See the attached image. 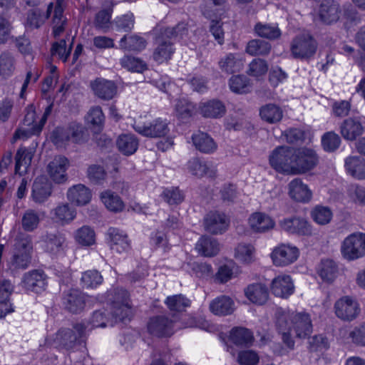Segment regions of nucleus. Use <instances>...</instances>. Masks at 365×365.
I'll return each instance as SVG.
<instances>
[{"instance_id": "5701e85b", "label": "nucleus", "mask_w": 365, "mask_h": 365, "mask_svg": "<svg viewBox=\"0 0 365 365\" xmlns=\"http://www.w3.org/2000/svg\"><path fill=\"white\" fill-rule=\"evenodd\" d=\"M14 286L9 279L0 280V318L14 312L9 298L14 292Z\"/></svg>"}, {"instance_id": "2f4dec72", "label": "nucleus", "mask_w": 365, "mask_h": 365, "mask_svg": "<svg viewBox=\"0 0 365 365\" xmlns=\"http://www.w3.org/2000/svg\"><path fill=\"white\" fill-rule=\"evenodd\" d=\"M229 340L237 346H248L252 345L254 336L250 329L236 327L230 330Z\"/></svg>"}, {"instance_id": "7ed1b4c3", "label": "nucleus", "mask_w": 365, "mask_h": 365, "mask_svg": "<svg viewBox=\"0 0 365 365\" xmlns=\"http://www.w3.org/2000/svg\"><path fill=\"white\" fill-rule=\"evenodd\" d=\"M86 327L83 323L73 324V329H61L56 335L54 342L66 349H71L80 344L85 336Z\"/></svg>"}, {"instance_id": "49530a36", "label": "nucleus", "mask_w": 365, "mask_h": 365, "mask_svg": "<svg viewBox=\"0 0 365 365\" xmlns=\"http://www.w3.org/2000/svg\"><path fill=\"white\" fill-rule=\"evenodd\" d=\"M229 86L232 92L242 94L250 92L251 85L247 76L235 75L230 78Z\"/></svg>"}, {"instance_id": "c03bdc74", "label": "nucleus", "mask_w": 365, "mask_h": 365, "mask_svg": "<svg viewBox=\"0 0 365 365\" xmlns=\"http://www.w3.org/2000/svg\"><path fill=\"white\" fill-rule=\"evenodd\" d=\"M338 268L336 264L329 259H322L317 268V272L322 279L327 282H332L336 277Z\"/></svg>"}, {"instance_id": "ea45409f", "label": "nucleus", "mask_w": 365, "mask_h": 365, "mask_svg": "<svg viewBox=\"0 0 365 365\" xmlns=\"http://www.w3.org/2000/svg\"><path fill=\"white\" fill-rule=\"evenodd\" d=\"M159 31L163 34L164 36L168 37L173 42L179 41L187 37L189 33L188 25L185 22H179L173 27L161 28Z\"/></svg>"}, {"instance_id": "6e6d98bb", "label": "nucleus", "mask_w": 365, "mask_h": 365, "mask_svg": "<svg viewBox=\"0 0 365 365\" xmlns=\"http://www.w3.org/2000/svg\"><path fill=\"white\" fill-rule=\"evenodd\" d=\"M15 70V60L11 53L4 52L0 55V75L10 76Z\"/></svg>"}, {"instance_id": "13d9d810", "label": "nucleus", "mask_w": 365, "mask_h": 365, "mask_svg": "<svg viewBox=\"0 0 365 365\" xmlns=\"http://www.w3.org/2000/svg\"><path fill=\"white\" fill-rule=\"evenodd\" d=\"M313 220L319 225L328 224L332 218V212L328 207L317 206L312 211Z\"/></svg>"}, {"instance_id": "bf43d9fd", "label": "nucleus", "mask_w": 365, "mask_h": 365, "mask_svg": "<svg viewBox=\"0 0 365 365\" xmlns=\"http://www.w3.org/2000/svg\"><path fill=\"white\" fill-rule=\"evenodd\" d=\"M14 241L15 252H27L31 255L33 245L30 235L20 232L16 235Z\"/></svg>"}, {"instance_id": "4be33fe9", "label": "nucleus", "mask_w": 365, "mask_h": 365, "mask_svg": "<svg viewBox=\"0 0 365 365\" xmlns=\"http://www.w3.org/2000/svg\"><path fill=\"white\" fill-rule=\"evenodd\" d=\"M187 169L192 175L198 178L207 175L215 178L217 169L211 163L203 162L197 158H192L187 163Z\"/></svg>"}, {"instance_id": "8fccbe9b", "label": "nucleus", "mask_w": 365, "mask_h": 365, "mask_svg": "<svg viewBox=\"0 0 365 365\" xmlns=\"http://www.w3.org/2000/svg\"><path fill=\"white\" fill-rule=\"evenodd\" d=\"M271 50V45L261 39H253L248 42L246 51L252 56L267 55Z\"/></svg>"}, {"instance_id": "f03ea898", "label": "nucleus", "mask_w": 365, "mask_h": 365, "mask_svg": "<svg viewBox=\"0 0 365 365\" xmlns=\"http://www.w3.org/2000/svg\"><path fill=\"white\" fill-rule=\"evenodd\" d=\"M294 148L289 146H279L269 155L272 168L279 173H292Z\"/></svg>"}, {"instance_id": "20e7f679", "label": "nucleus", "mask_w": 365, "mask_h": 365, "mask_svg": "<svg viewBox=\"0 0 365 365\" xmlns=\"http://www.w3.org/2000/svg\"><path fill=\"white\" fill-rule=\"evenodd\" d=\"M317 49V43L309 34L297 36L292 42L291 51L296 58L308 60L314 56Z\"/></svg>"}, {"instance_id": "1a4fd4ad", "label": "nucleus", "mask_w": 365, "mask_h": 365, "mask_svg": "<svg viewBox=\"0 0 365 365\" xmlns=\"http://www.w3.org/2000/svg\"><path fill=\"white\" fill-rule=\"evenodd\" d=\"M341 15L339 4L334 0H323L318 10L319 20L325 25L336 23Z\"/></svg>"}, {"instance_id": "37998d69", "label": "nucleus", "mask_w": 365, "mask_h": 365, "mask_svg": "<svg viewBox=\"0 0 365 365\" xmlns=\"http://www.w3.org/2000/svg\"><path fill=\"white\" fill-rule=\"evenodd\" d=\"M177 117L182 122H187L195 113V105L185 98L178 100L175 104Z\"/></svg>"}, {"instance_id": "72a5a7b5", "label": "nucleus", "mask_w": 365, "mask_h": 365, "mask_svg": "<svg viewBox=\"0 0 365 365\" xmlns=\"http://www.w3.org/2000/svg\"><path fill=\"white\" fill-rule=\"evenodd\" d=\"M192 140L196 149L201 153H211L217 149L213 139L205 133L199 132L192 135Z\"/></svg>"}, {"instance_id": "de8ad7c7", "label": "nucleus", "mask_w": 365, "mask_h": 365, "mask_svg": "<svg viewBox=\"0 0 365 365\" xmlns=\"http://www.w3.org/2000/svg\"><path fill=\"white\" fill-rule=\"evenodd\" d=\"M39 222V215L36 211L31 209L26 210L21 218V226L26 232H33L36 230Z\"/></svg>"}, {"instance_id": "7c9ffc66", "label": "nucleus", "mask_w": 365, "mask_h": 365, "mask_svg": "<svg viewBox=\"0 0 365 365\" xmlns=\"http://www.w3.org/2000/svg\"><path fill=\"white\" fill-rule=\"evenodd\" d=\"M108 300L110 305L113 307V314L118 316L119 310L123 305H128L130 304V298L128 292L123 288H115L110 289L108 292Z\"/></svg>"}, {"instance_id": "f3484780", "label": "nucleus", "mask_w": 365, "mask_h": 365, "mask_svg": "<svg viewBox=\"0 0 365 365\" xmlns=\"http://www.w3.org/2000/svg\"><path fill=\"white\" fill-rule=\"evenodd\" d=\"M22 282L26 290L40 293L47 284L46 276L43 271L33 270L24 275Z\"/></svg>"}, {"instance_id": "5fc2aeb1", "label": "nucleus", "mask_w": 365, "mask_h": 365, "mask_svg": "<svg viewBox=\"0 0 365 365\" xmlns=\"http://www.w3.org/2000/svg\"><path fill=\"white\" fill-rule=\"evenodd\" d=\"M54 216L58 222L62 224L68 223L75 218L76 211L68 204H63L54 210Z\"/></svg>"}, {"instance_id": "79ce46f5", "label": "nucleus", "mask_w": 365, "mask_h": 365, "mask_svg": "<svg viewBox=\"0 0 365 365\" xmlns=\"http://www.w3.org/2000/svg\"><path fill=\"white\" fill-rule=\"evenodd\" d=\"M218 65L221 71L227 74L239 72L243 67L242 61L233 53H229L222 58Z\"/></svg>"}, {"instance_id": "473e14b6", "label": "nucleus", "mask_w": 365, "mask_h": 365, "mask_svg": "<svg viewBox=\"0 0 365 365\" xmlns=\"http://www.w3.org/2000/svg\"><path fill=\"white\" fill-rule=\"evenodd\" d=\"M67 196L71 202L77 205H84L90 202L91 192L85 185L78 184L68 190Z\"/></svg>"}, {"instance_id": "bb28decb", "label": "nucleus", "mask_w": 365, "mask_h": 365, "mask_svg": "<svg viewBox=\"0 0 365 365\" xmlns=\"http://www.w3.org/2000/svg\"><path fill=\"white\" fill-rule=\"evenodd\" d=\"M42 238L46 252L52 255H57L63 250L66 242L63 234L59 232H47Z\"/></svg>"}, {"instance_id": "cd10ccee", "label": "nucleus", "mask_w": 365, "mask_h": 365, "mask_svg": "<svg viewBox=\"0 0 365 365\" xmlns=\"http://www.w3.org/2000/svg\"><path fill=\"white\" fill-rule=\"evenodd\" d=\"M247 298L252 303L262 305L269 297L267 287L262 283H254L247 286L245 289Z\"/></svg>"}, {"instance_id": "774afa93", "label": "nucleus", "mask_w": 365, "mask_h": 365, "mask_svg": "<svg viewBox=\"0 0 365 365\" xmlns=\"http://www.w3.org/2000/svg\"><path fill=\"white\" fill-rule=\"evenodd\" d=\"M120 63L124 68L134 72L141 73L146 69V64L143 61L133 56L123 57Z\"/></svg>"}, {"instance_id": "6ab92c4d", "label": "nucleus", "mask_w": 365, "mask_h": 365, "mask_svg": "<svg viewBox=\"0 0 365 365\" xmlns=\"http://www.w3.org/2000/svg\"><path fill=\"white\" fill-rule=\"evenodd\" d=\"M107 235L110 249L117 253L127 252L130 249V241L128 235L123 230L115 227H110Z\"/></svg>"}, {"instance_id": "b1692460", "label": "nucleus", "mask_w": 365, "mask_h": 365, "mask_svg": "<svg viewBox=\"0 0 365 365\" xmlns=\"http://www.w3.org/2000/svg\"><path fill=\"white\" fill-rule=\"evenodd\" d=\"M85 295L78 289H71L63 297L65 308L70 312L77 314L85 307Z\"/></svg>"}, {"instance_id": "aec40b11", "label": "nucleus", "mask_w": 365, "mask_h": 365, "mask_svg": "<svg viewBox=\"0 0 365 365\" xmlns=\"http://www.w3.org/2000/svg\"><path fill=\"white\" fill-rule=\"evenodd\" d=\"M288 190L289 197L296 202L305 203L312 199V191L299 178L292 180L288 184Z\"/></svg>"}, {"instance_id": "3c124183", "label": "nucleus", "mask_w": 365, "mask_h": 365, "mask_svg": "<svg viewBox=\"0 0 365 365\" xmlns=\"http://www.w3.org/2000/svg\"><path fill=\"white\" fill-rule=\"evenodd\" d=\"M31 261V255L27 252H15L9 262V269L14 272L17 269H25Z\"/></svg>"}, {"instance_id": "0eeeda50", "label": "nucleus", "mask_w": 365, "mask_h": 365, "mask_svg": "<svg viewBox=\"0 0 365 365\" xmlns=\"http://www.w3.org/2000/svg\"><path fill=\"white\" fill-rule=\"evenodd\" d=\"M299 253L297 247L282 244L273 250L271 257L274 265L284 267L294 262L299 257Z\"/></svg>"}, {"instance_id": "423d86ee", "label": "nucleus", "mask_w": 365, "mask_h": 365, "mask_svg": "<svg viewBox=\"0 0 365 365\" xmlns=\"http://www.w3.org/2000/svg\"><path fill=\"white\" fill-rule=\"evenodd\" d=\"M317 163L318 158L314 150L307 148H294L292 173H304L313 169Z\"/></svg>"}, {"instance_id": "58836bf2", "label": "nucleus", "mask_w": 365, "mask_h": 365, "mask_svg": "<svg viewBox=\"0 0 365 365\" xmlns=\"http://www.w3.org/2000/svg\"><path fill=\"white\" fill-rule=\"evenodd\" d=\"M201 113L205 118H217L225 114V105L218 100H212L200 106Z\"/></svg>"}, {"instance_id": "864d4df0", "label": "nucleus", "mask_w": 365, "mask_h": 365, "mask_svg": "<svg viewBox=\"0 0 365 365\" xmlns=\"http://www.w3.org/2000/svg\"><path fill=\"white\" fill-rule=\"evenodd\" d=\"M103 282V277L96 270H88L82 274L81 283L83 288H94Z\"/></svg>"}, {"instance_id": "dca6fc26", "label": "nucleus", "mask_w": 365, "mask_h": 365, "mask_svg": "<svg viewBox=\"0 0 365 365\" xmlns=\"http://www.w3.org/2000/svg\"><path fill=\"white\" fill-rule=\"evenodd\" d=\"M69 165L68 160L62 155L56 156L47 166V172L56 183L64 182L67 178L66 171Z\"/></svg>"}, {"instance_id": "e433bc0d", "label": "nucleus", "mask_w": 365, "mask_h": 365, "mask_svg": "<svg viewBox=\"0 0 365 365\" xmlns=\"http://www.w3.org/2000/svg\"><path fill=\"white\" fill-rule=\"evenodd\" d=\"M101 200L106 207L113 212L123 211L125 205L121 198L114 192L107 190L101 193Z\"/></svg>"}, {"instance_id": "2eb2a0df", "label": "nucleus", "mask_w": 365, "mask_h": 365, "mask_svg": "<svg viewBox=\"0 0 365 365\" xmlns=\"http://www.w3.org/2000/svg\"><path fill=\"white\" fill-rule=\"evenodd\" d=\"M91 87L95 96L104 101L112 99L117 93L115 83L103 78H97L91 81Z\"/></svg>"}, {"instance_id": "f8f14e48", "label": "nucleus", "mask_w": 365, "mask_h": 365, "mask_svg": "<svg viewBox=\"0 0 365 365\" xmlns=\"http://www.w3.org/2000/svg\"><path fill=\"white\" fill-rule=\"evenodd\" d=\"M280 228L290 234L299 235H309L312 232L310 225L303 217H291L284 218L279 221Z\"/></svg>"}, {"instance_id": "ddd939ff", "label": "nucleus", "mask_w": 365, "mask_h": 365, "mask_svg": "<svg viewBox=\"0 0 365 365\" xmlns=\"http://www.w3.org/2000/svg\"><path fill=\"white\" fill-rule=\"evenodd\" d=\"M133 128L140 135L150 138L163 137L169 131L168 123L160 119H156L149 125L135 122L133 124Z\"/></svg>"}, {"instance_id": "4d7b16f0", "label": "nucleus", "mask_w": 365, "mask_h": 365, "mask_svg": "<svg viewBox=\"0 0 365 365\" xmlns=\"http://www.w3.org/2000/svg\"><path fill=\"white\" fill-rule=\"evenodd\" d=\"M165 303L170 311L182 312L190 306V302L182 294L167 297Z\"/></svg>"}, {"instance_id": "09e8293b", "label": "nucleus", "mask_w": 365, "mask_h": 365, "mask_svg": "<svg viewBox=\"0 0 365 365\" xmlns=\"http://www.w3.org/2000/svg\"><path fill=\"white\" fill-rule=\"evenodd\" d=\"M255 31L257 34L262 38L274 40L280 37L281 31L277 26L257 23L255 26Z\"/></svg>"}, {"instance_id": "a878e982", "label": "nucleus", "mask_w": 365, "mask_h": 365, "mask_svg": "<svg viewBox=\"0 0 365 365\" xmlns=\"http://www.w3.org/2000/svg\"><path fill=\"white\" fill-rule=\"evenodd\" d=\"M195 250L204 257H211L217 255L220 250L218 240L214 237L203 235L195 245Z\"/></svg>"}, {"instance_id": "052dcab7", "label": "nucleus", "mask_w": 365, "mask_h": 365, "mask_svg": "<svg viewBox=\"0 0 365 365\" xmlns=\"http://www.w3.org/2000/svg\"><path fill=\"white\" fill-rule=\"evenodd\" d=\"M111 10L103 9L98 11L95 17L94 26L96 29L106 32L111 25Z\"/></svg>"}, {"instance_id": "603ef678", "label": "nucleus", "mask_w": 365, "mask_h": 365, "mask_svg": "<svg viewBox=\"0 0 365 365\" xmlns=\"http://www.w3.org/2000/svg\"><path fill=\"white\" fill-rule=\"evenodd\" d=\"M135 18L132 13H128L117 17L113 22V26L117 31L128 33L134 27Z\"/></svg>"}, {"instance_id": "338daca9", "label": "nucleus", "mask_w": 365, "mask_h": 365, "mask_svg": "<svg viewBox=\"0 0 365 365\" xmlns=\"http://www.w3.org/2000/svg\"><path fill=\"white\" fill-rule=\"evenodd\" d=\"M75 237L79 244L88 246L94 242L95 233L89 227L83 226L77 230Z\"/></svg>"}, {"instance_id": "69168bd1", "label": "nucleus", "mask_w": 365, "mask_h": 365, "mask_svg": "<svg viewBox=\"0 0 365 365\" xmlns=\"http://www.w3.org/2000/svg\"><path fill=\"white\" fill-rule=\"evenodd\" d=\"M163 200L169 205H178L184 200V194L178 187L165 189L163 193Z\"/></svg>"}, {"instance_id": "0e129e2a", "label": "nucleus", "mask_w": 365, "mask_h": 365, "mask_svg": "<svg viewBox=\"0 0 365 365\" xmlns=\"http://www.w3.org/2000/svg\"><path fill=\"white\" fill-rule=\"evenodd\" d=\"M46 119L47 116L43 115L40 122L38 124L36 123L33 127L28 129H18L14 135V139L28 138L33 135L39 134L46 121Z\"/></svg>"}, {"instance_id": "c756f323", "label": "nucleus", "mask_w": 365, "mask_h": 365, "mask_svg": "<svg viewBox=\"0 0 365 365\" xmlns=\"http://www.w3.org/2000/svg\"><path fill=\"white\" fill-rule=\"evenodd\" d=\"M249 224L255 232H265L274 227V220L268 215L262 212L253 213L249 218Z\"/></svg>"}, {"instance_id": "6e6552de", "label": "nucleus", "mask_w": 365, "mask_h": 365, "mask_svg": "<svg viewBox=\"0 0 365 365\" xmlns=\"http://www.w3.org/2000/svg\"><path fill=\"white\" fill-rule=\"evenodd\" d=\"M229 222L227 217L218 211H211L204 217V227L207 232L212 235L225 232L229 226Z\"/></svg>"}, {"instance_id": "9b49d317", "label": "nucleus", "mask_w": 365, "mask_h": 365, "mask_svg": "<svg viewBox=\"0 0 365 365\" xmlns=\"http://www.w3.org/2000/svg\"><path fill=\"white\" fill-rule=\"evenodd\" d=\"M147 328L153 336H170L173 334V322L165 316H155L149 319Z\"/></svg>"}, {"instance_id": "f257e3e1", "label": "nucleus", "mask_w": 365, "mask_h": 365, "mask_svg": "<svg viewBox=\"0 0 365 365\" xmlns=\"http://www.w3.org/2000/svg\"><path fill=\"white\" fill-rule=\"evenodd\" d=\"M276 326L282 334V339L287 346L292 349L294 341L292 338L291 331L299 339L309 337L312 332V324L309 314L303 313L289 314L282 309L276 313Z\"/></svg>"}, {"instance_id": "a18cd8bd", "label": "nucleus", "mask_w": 365, "mask_h": 365, "mask_svg": "<svg viewBox=\"0 0 365 365\" xmlns=\"http://www.w3.org/2000/svg\"><path fill=\"white\" fill-rule=\"evenodd\" d=\"M87 123L96 132L100 131L103 125L105 117L100 106L91 108L86 116Z\"/></svg>"}, {"instance_id": "c85d7f7f", "label": "nucleus", "mask_w": 365, "mask_h": 365, "mask_svg": "<svg viewBox=\"0 0 365 365\" xmlns=\"http://www.w3.org/2000/svg\"><path fill=\"white\" fill-rule=\"evenodd\" d=\"M234 306L235 303L230 297L222 295L211 302L210 309L215 315L226 316L234 312Z\"/></svg>"}, {"instance_id": "4c0bfd02", "label": "nucleus", "mask_w": 365, "mask_h": 365, "mask_svg": "<svg viewBox=\"0 0 365 365\" xmlns=\"http://www.w3.org/2000/svg\"><path fill=\"white\" fill-rule=\"evenodd\" d=\"M146 41L136 34L124 35L119 41L120 48L126 51H140L146 46Z\"/></svg>"}, {"instance_id": "4468645a", "label": "nucleus", "mask_w": 365, "mask_h": 365, "mask_svg": "<svg viewBox=\"0 0 365 365\" xmlns=\"http://www.w3.org/2000/svg\"><path fill=\"white\" fill-rule=\"evenodd\" d=\"M155 43L157 45L154 52L153 58L158 63H163L170 59L175 51L173 42L164 36L159 30L156 34Z\"/></svg>"}, {"instance_id": "680f3d73", "label": "nucleus", "mask_w": 365, "mask_h": 365, "mask_svg": "<svg viewBox=\"0 0 365 365\" xmlns=\"http://www.w3.org/2000/svg\"><path fill=\"white\" fill-rule=\"evenodd\" d=\"M32 159V156L31 153H29L26 148H20L18 149L15 160H16V165H15V173H20V169L21 167H24L25 170L31 164Z\"/></svg>"}, {"instance_id": "e2e57ef3", "label": "nucleus", "mask_w": 365, "mask_h": 365, "mask_svg": "<svg viewBox=\"0 0 365 365\" xmlns=\"http://www.w3.org/2000/svg\"><path fill=\"white\" fill-rule=\"evenodd\" d=\"M322 144L324 150L334 152L339 147L341 138L334 132H327L322 138Z\"/></svg>"}, {"instance_id": "9d476101", "label": "nucleus", "mask_w": 365, "mask_h": 365, "mask_svg": "<svg viewBox=\"0 0 365 365\" xmlns=\"http://www.w3.org/2000/svg\"><path fill=\"white\" fill-rule=\"evenodd\" d=\"M336 315L344 321H351L359 314L358 303L349 297H344L337 300L334 304Z\"/></svg>"}, {"instance_id": "c9c22d12", "label": "nucleus", "mask_w": 365, "mask_h": 365, "mask_svg": "<svg viewBox=\"0 0 365 365\" xmlns=\"http://www.w3.org/2000/svg\"><path fill=\"white\" fill-rule=\"evenodd\" d=\"M259 115L263 120L273 124L279 122L282 119L283 111L279 106L268 103L260 108Z\"/></svg>"}, {"instance_id": "412c9836", "label": "nucleus", "mask_w": 365, "mask_h": 365, "mask_svg": "<svg viewBox=\"0 0 365 365\" xmlns=\"http://www.w3.org/2000/svg\"><path fill=\"white\" fill-rule=\"evenodd\" d=\"M364 131V127L358 118H348L340 125L341 135L344 139L350 141L356 140Z\"/></svg>"}, {"instance_id": "39448f33", "label": "nucleus", "mask_w": 365, "mask_h": 365, "mask_svg": "<svg viewBox=\"0 0 365 365\" xmlns=\"http://www.w3.org/2000/svg\"><path fill=\"white\" fill-rule=\"evenodd\" d=\"M341 253L344 258L354 260L365 255V234L354 233L343 242Z\"/></svg>"}, {"instance_id": "393cba45", "label": "nucleus", "mask_w": 365, "mask_h": 365, "mask_svg": "<svg viewBox=\"0 0 365 365\" xmlns=\"http://www.w3.org/2000/svg\"><path fill=\"white\" fill-rule=\"evenodd\" d=\"M272 293L279 297L287 298L294 292V287L288 275H280L272 282Z\"/></svg>"}, {"instance_id": "a19ab883", "label": "nucleus", "mask_w": 365, "mask_h": 365, "mask_svg": "<svg viewBox=\"0 0 365 365\" xmlns=\"http://www.w3.org/2000/svg\"><path fill=\"white\" fill-rule=\"evenodd\" d=\"M116 143L118 150L125 155L133 154L138 147V140L133 134L120 135Z\"/></svg>"}, {"instance_id": "f704fd0d", "label": "nucleus", "mask_w": 365, "mask_h": 365, "mask_svg": "<svg viewBox=\"0 0 365 365\" xmlns=\"http://www.w3.org/2000/svg\"><path fill=\"white\" fill-rule=\"evenodd\" d=\"M347 172L357 179L365 178V160L361 157L350 156L345 160Z\"/></svg>"}, {"instance_id": "a211bd4d", "label": "nucleus", "mask_w": 365, "mask_h": 365, "mask_svg": "<svg viewBox=\"0 0 365 365\" xmlns=\"http://www.w3.org/2000/svg\"><path fill=\"white\" fill-rule=\"evenodd\" d=\"M52 193V184L45 176L36 178L33 183L31 197L36 203L48 200Z\"/></svg>"}]
</instances>
